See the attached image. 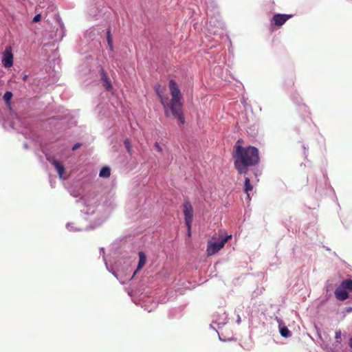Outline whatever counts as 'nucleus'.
<instances>
[{"mask_svg":"<svg viewBox=\"0 0 352 352\" xmlns=\"http://www.w3.org/2000/svg\"><path fill=\"white\" fill-rule=\"evenodd\" d=\"M349 344L350 347L352 349V338L349 339Z\"/></svg>","mask_w":352,"mask_h":352,"instance_id":"nucleus-24","label":"nucleus"},{"mask_svg":"<svg viewBox=\"0 0 352 352\" xmlns=\"http://www.w3.org/2000/svg\"><path fill=\"white\" fill-rule=\"evenodd\" d=\"M12 92H10V91H7V92H6V93L4 94L3 99H4V100H5L7 103H8V102H10V100H11V98H12Z\"/></svg>","mask_w":352,"mask_h":352,"instance_id":"nucleus-17","label":"nucleus"},{"mask_svg":"<svg viewBox=\"0 0 352 352\" xmlns=\"http://www.w3.org/2000/svg\"><path fill=\"white\" fill-rule=\"evenodd\" d=\"M100 77H101V80L102 81L105 80V79H107L109 78L104 69L103 68H101L100 70Z\"/></svg>","mask_w":352,"mask_h":352,"instance_id":"nucleus-19","label":"nucleus"},{"mask_svg":"<svg viewBox=\"0 0 352 352\" xmlns=\"http://www.w3.org/2000/svg\"><path fill=\"white\" fill-rule=\"evenodd\" d=\"M280 333L284 338H288L291 336L290 331L287 327H283L280 329Z\"/></svg>","mask_w":352,"mask_h":352,"instance_id":"nucleus-13","label":"nucleus"},{"mask_svg":"<svg viewBox=\"0 0 352 352\" xmlns=\"http://www.w3.org/2000/svg\"><path fill=\"white\" fill-rule=\"evenodd\" d=\"M80 146H81V144L80 143H76V144L74 145L72 150L75 151V150L78 149V148H80Z\"/></svg>","mask_w":352,"mask_h":352,"instance_id":"nucleus-23","label":"nucleus"},{"mask_svg":"<svg viewBox=\"0 0 352 352\" xmlns=\"http://www.w3.org/2000/svg\"><path fill=\"white\" fill-rule=\"evenodd\" d=\"M212 240H213V239H216V237L213 236V237L212 238Z\"/></svg>","mask_w":352,"mask_h":352,"instance_id":"nucleus-25","label":"nucleus"},{"mask_svg":"<svg viewBox=\"0 0 352 352\" xmlns=\"http://www.w3.org/2000/svg\"><path fill=\"white\" fill-rule=\"evenodd\" d=\"M111 174V170L109 167L104 166L103 167L99 173L100 177H109Z\"/></svg>","mask_w":352,"mask_h":352,"instance_id":"nucleus-12","label":"nucleus"},{"mask_svg":"<svg viewBox=\"0 0 352 352\" xmlns=\"http://www.w3.org/2000/svg\"><path fill=\"white\" fill-rule=\"evenodd\" d=\"M154 146L158 152H162V148L158 142H155Z\"/></svg>","mask_w":352,"mask_h":352,"instance_id":"nucleus-21","label":"nucleus"},{"mask_svg":"<svg viewBox=\"0 0 352 352\" xmlns=\"http://www.w3.org/2000/svg\"><path fill=\"white\" fill-rule=\"evenodd\" d=\"M139 263L138 265V270H140L143 267V266L146 263V256L143 252H139Z\"/></svg>","mask_w":352,"mask_h":352,"instance_id":"nucleus-10","label":"nucleus"},{"mask_svg":"<svg viewBox=\"0 0 352 352\" xmlns=\"http://www.w3.org/2000/svg\"><path fill=\"white\" fill-rule=\"evenodd\" d=\"M183 212L185 217V223L189 225L193 220V208L189 201H186L183 204Z\"/></svg>","mask_w":352,"mask_h":352,"instance_id":"nucleus-4","label":"nucleus"},{"mask_svg":"<svg viewBox=\"0 0 352 352\" xmlns=\"http://www.w3.org/2000/svg\"><path fill=\"white\" fill-rule=\"evenodd\" d=\"M347 288L344 285V281H342L340 285L336 289L335 296L339 300H344L349 298V294L347 292Z\"/></svg>","mask_w":352,"mask_h":352,"instance_id":"nucleus-7","label":"nucleus"},{"mask_svg":"<svg viewBox=\"0 0 352 352\" xmlns=\"http://www.w3.org/2000/svg\"><path fill=\"white\" fill-rule=\"evenodd\" d=\"M336 342L333 344L335 348H337L340 344L342 342V332L340 330H338L336 332L335 335Z\"/></svg>","mask_w":352,"mask_h":352,"instance_id":"nucleus-11","label":"nucleus"},{"mask_svg":"<svg viewBox=\"0 0 352 352\" xmlns=\"http://www.w3.org/2000/svg\"><path fill=\"white\" fill-rule=\"evenodd\" d=\"M124 146L126 147L127 152L129 154H131V151H132V146H131V141L129 140V139H126L124 142Z\"/></svg>","mask_w":352,"mask_h":352,"instance_id":"nucleus-15","label":"nucleus"},{"mask_svg":"<svg viewBox=\"0 0 352 352\" xmlns=\"http://www.w3.org/2000/svg\"><path fill=\"white\" fill-rule=\"evenodd\" d=\"M102 82H103V86L105 87V89L107 91H111L113 87L111 85V82L109 78L105 79V80H104Z\"/></svg>","mask_w":352,"mask_h":352,"instance_id":"nucleus-14","label":"nucleus"},{"mask_svg":"<svg viewBox=\"0 0 352 352\" xmlns=\"http://www.w3.org/2000/svg\"><path fill=\"white\" fill-rule=\"evenodd\" d=\"M2 64L6 68L13 65V54L10 47H7L3 53Z\"/></svg>","mask_w":352,"mask_h":352,"instance_id":"nucleus-6","label":"nucleus"},{"mask_svg":"<svg viewBox=\"0 0 352 352\" xmlns=\"http://www.w3.org/2000/svg\"><path fill=\"white\" fill-rule=\"evenodd\" d=\"M292 16V14H276L273 16L272 22L274 26L280 27Z\"/></svg>","mask_w":352,"mask_h":352,"instance_id":"nucleus-5","label":"nucleus"},{"mask_svg":"<svg viewBox=\"0 0 352 352\" xmlns=\"http://www.w3.org/2000/svg\"><path fill=\"white\" fill-rule=\"evenodd\" d=\"M169 90L171 95V100L168 102V98L163 96L166 90L165 87H161L160 84L155 85V91L163 105L165 116L169 117L170 114L178 119L181 124L185 123V118L183 113L182 98V96L177 83L174 80H170L168 83Z\"/></svg>","mask_w":352,"mask_h":352,"instance_id":"nucleus-1","label":"nucleus"},{"mask_svg":"<svg viewBox=\"0 0 352 352\" xmlns=\"http://www.w3.org/2000/svg\"><path fill=\"white\" fill-rule=\"evenodd\" d=\"M107 43L110 47L111 50H113L112 38L111 36V30L108 29L107 36Z\"/></svg>","mask_w":352,"mask_h":352,"instance_id":"nucleus-16","label":"nucleus"},{"mask_svg":"<svg viewBox=\"0 0 352 352\" xmlns=\"http://www.w3.org/2000/svg\"><path fill=\"white\" fill-rule=\"evenodd\" d=\"M253 190V186L250 183V179L248 177H245L244 181V191L248 195V197L250 198L249 192Z\"/></svg>","mask_w":352,"mask_h":352,"instance_id":"nucleus-9","label":"nucleus"},{"mask_svg":"<svg viewBox=\"0 0 352 352\" xmlns=\"http://www.w3.org/2000/svg\"><path fill=\"white\" fill-rule=\"evenodd\" d=\"M232 238V235H228L224 237L220 242H214L209 241L207 244V254L212 256L217 253L221 248H223L226 242Z\"/></svg>","mask_w":352,"mask_h":352,"instance_id":"nucleus-3","label":"nucleus"},{"mask_svg":"<svg viewBox=\"0 0 352 352\" xmlns=\"http://www.w3.org/2000/svg\"><path fill=\"white\" fill-rule=\"evenodd\" d=\"M49 161L54 165V166L56 169L60 178H63V173L65 172L64 166L60 162L55 159L49 160Z\"/></svg>","mask_w":352,"mask_h":352,"instance_id":"nucleus-8","label":"nucleus"},{"mask_svg":"<svg viewBox=\"0 0 352 352\" xmlns=\"http://www.w3.org/2000/svg\"><path fill=\"white\" fill-rule=\"evenodd\" d=\"M351 310H352V308H349V311H351Z\"/></svg>","mask_w":352,"mask_h":352,"instance_id":"nucleus-26","label":"nucleus"},{"mask_svg":"<svg viewBox=\"0 0 352 352\" xmlns=\"http://www.w3.org/2000/svg\"><path fill=\"white\" fill-rule=\"evenodd\" d=\"M344 285L346 287L348 290L352 292V280H344Z\"/></svg>","mask_w":352,"mask_h":352,"instance_id":"nucleus-18","label":"nucleus"},{"mask_svg":"<svg viewBox=\"0 0 352 352\" xmlns=\"http://www.w3.org/2000/svg\"><path fill=\"white\" fill-rule=\"evenodd\" d=\"M187 229H188V236L190 237L191 236V226L192 223H189V225L186 224Z\"/></svg>","mask_w":352,"mask_h":352,"instance_id":"nucleus-22","label":"nucleus"},{"mask_svg":"<svg viewBox=\"0 0 352 352\" xmlns=\"http://www.w3.org/2000/svg\"><path fill=\"white\" fill-rule=\"evenodd\" d=\"M41 15L40 14H36L32 20L33 23H37L41 21Z\"/></svg>","mask_w":352,"mask_h":352,"instance_id":"nucleus-20","label":"nucleus"},{"mask_svg":"<svg viewBox=\"0 0 352 352\" xmlns=\"http://www.w3.org/2000/svg\"><path fill=\"white\" fill-rule=\"evenodd\" d=\"M243 143L241 139L238 140L232 153L234 165L239 174H246L248 168L257 165L260 160L258 148L252 146L243 147Z\"/></svg>","mask_w":352,"mask_h":352,"instance_id":"nucleus-2","label":"nucleus"}]
</instances>
